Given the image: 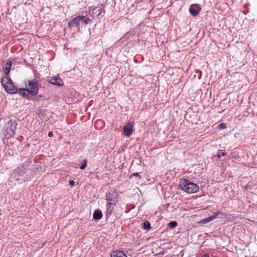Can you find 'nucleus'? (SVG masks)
<instances>
[{
    "instance_id": "1",
    "label": "nucleus",
    "mask_w": 257,
    "mask_h": 257,
    "mask_svg": "<svg viewBox=\"0 0 257 257\" xmlns=\"http://www.w3.org/2000/svg\"><path fill=\"white\" fill-rule=\"evenodd\" d=\"M179 186L181 190L188 193H196L199 190L197 185L185 179L180 180Z\"/></svg>"
},
{
    "instance_id": "2",
    "label": "nucleus",
    "mask_w": 257,
    "mask_h": 257,
    "mask_svg": "<svg viewBox=\"0 0 257 257\" xmlns=\"http://www.w3.org/2000/svg\"><path fill=\"white\" fill-rule=\"evenodd\" d=\"M28 85L29 89H20L19 92L25 96H27L28 94L35 95L38 93V83L35 81H29Z\"/></svg>"
},
{
    "instance_id": "3",
    "label": "nucleus",
    "mask_w": 257,
    "mask_h": 257,
    "mask_svg": "<svg viewBox=\"0 0 257 257\" xmlns=\"http://www.w3.org/2000/svg\"><path fill=\"white\" fill-rule=\"evenodd\" d=\"M17 123L15 120H10L6 125V130L4 132V136L7 139L10 138L15 135Z\"/></svg>"
},
{
    "instance_id": "4",
    "label": "nucleus",
    "mask_w": 257,
    "mask_h": 257,
    "mask_svg": "<svg viewBox=\"0 0 257 257\" xmlns=\"http://www.w3.org/2000/svg\"><path fill=\"white\" fill-rule=\"evenodd\" d=\"M3 86L5 90L10 93H15L17 88L14 85L12 80L8 77H4L2 80Z\"/></svg>"
},
{
    "instance_id": "5",
    "label": "nucleus",
    "mask_w": 257,
    "mask_h": 257,
    "mask_svg": "<svg viewBox=\"0 0 257 257\" xmlns=\"http://www.w3.org/2000/svg\"><path fill=\"white\" fill-rule=\"evenodd\" d=\"M88 20L89 19L85 17H77L70 21L68 26L70 27H77L79 25L80 22L81 21L84 22L86 24H87L88 23Z\"/></svg>"
},
{
    "instance_id": "6",
    "label": "nucleus",
    "mask_w": 257,
    "mask_h": 257,
    "mask_svg": "<svg viewBox=\"0 0 257 257\" xmlns=\"http://www.w3.org/2000/svg\"><path fill=\"white\" fill-rule=\"evenodd\" d=\"M201 10V8L198 5L193 4L190 7L189 12L193 16H197Z\"/></svg>"
},
{
    "instance_id": "7",
    "label": "nucleus",
    "mask_w": 257,
    "mask_h": 257,
    "mask_svg": "<svg viewBox=\"0 0 257 257\" xmlns=\"http://www.w3.org/2000/svg\"><path fill=\"white\" fill-rule=\"evenodd\" d=\"M133 132V125L131 123H127L123 127V133L124 136L129 137Z\"/></svg>"
},
{
    "instance_id": "8",
    "label": "nucleus",
    "mask_w": 257,
    "mask_h": 257,
    "mask_svg": "<svg viewBox=\"0 0 257 257\" xmlns=\"http://www.w3.org/2000/svg\"><path fill=\"white\" fill-rule=\"evenodd\" d=\"M50 82L53 85H55L59 86H61L63 85V81L62 79L57 76L51 78L50 80Z\"/></svg>"
},
{
    "instance_id": "9",
    "label": "nucleus",
    "mask_w": 257,
    "mask_h": 257,
    "mask_svg": "<svg viewBox=\"0 0 257 257\" xmlns=\"http://www.w3.org/2000/svg\"><path fill=\"white\" fill-rule=\"evenodd\" d=\"M116 203H109L106 204V216H109L112 213Z\"/></svg>"
},
{
    "instance_id": "10",
    "label": "nucleus",
    "mask_w": 257,
    "mask_h": 257,
    "mask_svg": "<svg viewBox=\"0 0 257 257\" xmlns=\"http://www.w3.org/2000/svg\"><path fill=\"white\" fill-rule=\"evenodd\" d=\"M219 213L218 212H215L214 213V214L213 215L209 216L206 218L202 219L201 220H200L199 222V223L200 224L207 223L211 221L213 219H215L219 215Z\"/></svg>"
},
{
    "instance_id": "11",
    "label": "nucleus",
    "mask_w": 257,
    "mask_h": 257,
    "mask_svg": "<svg viewBox=\"0 0 257 257\" xmlns=\"http://www.w3.org/2000/svg\"><path fill=\"white\" fill-rule=\"evenodd\" d=\"M111 257H127L124 252L121 250L114 251L111 254Z\"/></svg>"
},
{
    "instance_id": "12",
    "label": "nucleus",
    "mask_w": 257,
    "mask_h": 257,
    "mask_svg": "<svg viewBox=\"0 0 257 257\" xmlns=\"http://www.w3.org/2000/svg\"><path fill=\"white\" fill-rule=\"evenodd\" d=\"M12 65V62L10 60L7 61L4 66V72L6 74H8L10 71Z\"/></svg>"
},
{
    "instance_id": "13",
    "label": "nucleus",
    "mask_w": 257,
    "mask_h": 257,
    "mask_svg": "<svg viewBox=\"0 0 257 257\" xmlns=\"http://www.w3.org/2000/svg\"><path fill=\"white\" fill-rule=\"evenodd\" d=\"M105 197L107 203H116L117 201L112 197L110 193L106 194Z\"/></svg>"
},
{
    "instance_id": "14",
    "label": "nucleus",
    "mask_w": 257,
    "mask_h": 257,
    "mask_svg": "<svg viewBox=\"0 0 257 257\" xmlns=\"http://www.w3.org/2000/svg\"><path fill=\"white\" fill-rule=\"evenodd\" d=\"M93 218L95 220H99L101 218L102 215L101 211L97 210H95L93 215Z\"/></svg>"
},
{
    "instance_id": "15",
    "label": "nucleus",
    "mask_w": 257,
    "mask_h": 257,
    "mask_svg": "<svg viewBox=\"0 0 257 257\" xmlns=\"http://www.w3.org/2000/svg\"><path fill=\"white\" fill-rule=\"evenodd\" d=\"M101 12H102V10L101 9H100V8H95L94 9H93L92 11V14H96V17H98L99 15H101Z\"/></svg>"
},
{
    "instance_id": "16",
    "label": "nucleus",
    "mask_w": 257,
    "mask_h": 257,
    "mask_svg": "<svg viewBox=\"0 0 257 257\" xmlns=\"http://www.w3.org/2000/svg\"><path fill=\"white\" fill-rule=\"evenodd\" d=\"M177 225V223L176 221H171L168 223V227L172 229L176 227Z\"/></svg>"
},
{
    "instance_id": "17",
    "label": "nucleus",
    "mask_w": 257,
    "mask_h": 257,
    "mask_svg": "<svg viewBox=\"0 0 257 257\" xmlns=\"http://www.w3.org/2000/svg\"><path fill=\"white\" fill-rule=\"evenodd\" d=\"M143 227L145 229H149L150 228V223L149 221H146L143 223Z\"/></svg>"
},
{
    "instance_id": "18",
    "label": "nucleus",
    "mask_w": 257,
    "mask_h": 257,
    "mask_svg": "<svg viewBox=\"0 0 257 257\" xmlns=\"http://www.w3.org/2000/svg\"><path fill=\"white\" fill-rule=\"evenodd\" d=\"M87 163V160L86 159L83 160L82 161V164L81 166L80 167L81 170H83V169H84L86 167Z\"/></svg>"
},
{
    "instance_id": "19",
    "label": "nucleus",
    "mask_w": 257,
    "mask_h": 257,
    "mask_svg": "<svg viewBox=\"0 0 257 257\" xmlns=\"http://www.w3.org/2000/svg\"><path fill=\"white\" fill-rule=\"evenodd\" d=\"M219 128L220 130H223L226 128V125L225 123H220L219 125Z\"/></svg>"
},
{
    "instance_id": "20",
    "label": "nucleus",
    "mask_w": 257,
    "mask_h": 257,
    "mask_svg": "<svg viewBox=\"0 0 257 257\" xmlns=\"http://www.w3.org/2000/svg\"><path fill=\"white\" fill-rule=\"evenodd\" d=\"M225 155H226L225 153L223 152V153H221V155L217 154V155H216V157H217V158H220L221 157V156H225Z\"/></svg>"
},
{
    "instance_id": "21",
    "label": "nucleus",
    "mask_w": 257,
    "mask_h": 257,
    "mask_svg": "<svg viewBox=\"0 0 257 257\" xmlns=\"http://www.w3.org/2000/svg\"><path fill=\"white\" fill-rule=\"evenodd\" d=\"M70 185L73 186L74 184V182L72 180L69 181Z\"/></svg>"
},
{
    "instance_id": "22",
    "label": "nucleus",
    "mask_w": 257,
    "mask_h": 257,
    "mask_svg": "<svg viewBox=\"0 0 257 257\" xmlns=\"http://www.w3.org/2000/svg\"><path fill=\"white\" fill-rule=\"evenodd\" d=\"M202 257H209V256L208 254H205L202 256Z\"/></svg>"
},
{
    "instance_id": "23",
    "label": "nucleus",
    "mask_w": 257,
    "mask_h": 257,
    "mask_svg": "<svg viewBox=\"0 0 257 257\" xmlns=\"http://www.w3.org/2000/svg\"><path fill=\"white\" fill-rule=\"evenodd\" d=\"M48 135H49V137H52V132H50L49 133Z\"/></svg>"
},
{
    "instance_id": "24",
    "label": "nucleus",
    "mask_w": 257,
    "mask_h": 257,
    "mask_svg": "<svg viewBox=\"0 0 257 257\" xmlns=\"http://www.w3.org/2000/svg\"><path fill=\"white\" fill-rule=\"evenodd\" d=\"M134 175L135 176H137L139 175V174L137 173L134 174Z\"/></svg>"
}]
</instances>
